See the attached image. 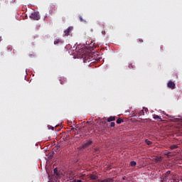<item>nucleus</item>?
<instances>
[{"label": "nucleus", "mask_w": 182, "mask_h": 182, "mask_svg": "<svg viewBox=\"0 0 182 182\" xmlns=\"http://www.w3.org/2000/svg\"><path fill=\"white\" fill-rule=\"evenodd\" d=\"M29 18L31 19H33V21H39L41 19V16L39 15V12L38 11H33Z\"/></svg>", "instance_id": "obj_1"}, {"label": "nucleus", "mask_w": 182, "mask_h": 182, "mask_svg": "<svg viewBox=\"0 0 182 182\" xmlns=\"http://www.w3.org/2000/svg\"><path fill=\"white\" fill-rule=\"evenodd\" d=\"M171 179V171H168L165 174H164L162 182L167 181V180Z\"/></svg>", "instance_id": "obj_2"}, {"label": "nucleus", "mask_w": 182, "mask_h": 182, "mask_svg": "<svg viewBox=\"0 0 182 182\" xmlns=\"http://www.w3.org/2000/svg\"><path fill=\"white\" fill-rule=\"evenodd\" d=\"M92 143H93V141L92 140H89L86 141L82 146H80V149H87V147L92 146Z\"/></svg>", "instance_id": "obj_3"}, {"label": "nucleus", "mask_w": 182, "mask_h": 182, "mask_svg": "<svg viewBox=\"0 0 182 182\" xmlns=\"http://www.w3.org/2000/svg\"><path fill=\"white\" fill-rule=\"evenodd\" d=\"M92 60H93V57H92L90 55H86L84 58V63H87L88 62H92Z\"/></svg>", "instance_id": "obj_4"}, {"label": "nucleus", "mask_w": 182, "mask_h": 182, "mask_svg": "<svg viewBox=\"0 0 182 182\" xmlns=\"http://www.w3.org/2000/svg\"><path fill=\"white\" fill-rule=\"evenodd\" d=\"M167 86L169 89H176V84L173 82V81H169L168 83H167Z\"/></svg>", "instance_id": "obj_5"}, {"label": "nucleus", "mask_w": 182, "mask_h": 182, "mask_svg": "<svg viewBox=\"0 0 182 182\" xmlns=\"http://www.w3.org/2000/svg\"><path fill=\"white\" fill-rule=\"evenodd\" d=\"M99 176H97V174L96 173L90 175V180H97Z\"/></svg>", "instance_id": "obj_6"}, {"label": "nucleus", "mask_w": 182, "mask_h": 182, "mask_svg": "<svg viewBox=\"0 0 182 182\" xmlns=\"http://www.w3.org/2000/svg\"><path fill=\"white\" fill-rule=\"evenodd\" d=\"M59 80H60V85H65L67 82L66 78H65L63 77H60Z\"/></svg>", "instance_id": "obj_7"}, {"label": "nucleus", "mask_w": 182, "mask_h": 182, "mask_svg": "<svg viewBox=\"0 0 182 182\" xmlns=\"http://www.w3.org/2000/svg\"><path fill=\"white\" fill-rule=\"evenodd\" d=\"M70 33V27H68L66 30L64 31V35L65 36H69Z\"/></svg>", "instance_id": "obj_8"}, {"label": "nucleus", "mask_w": 182, "mask_h": 182, "mask_svg": "<svg viewBox=\"0 0 182 182\" xmlns=\"http://www.w3.org/2000/svg\"><path fill=\"white\" fill-rule=\"evenodd\" d=\"M154 161H155V163H161V161H163V158L161 157V156H156V157L154 159Z\"/></svg>", "instance_id": "obj_9"}, {"label": "nucleus", "mask_w": 182, "mask_h": 182, "mask_svg": "<svg viewBox=\"0 0 182 182\" xmlns=\"http://www.w3.org/2000/svg\"><path fill=\"white\" fill-rule=\"evenodd\" d=\"M99 182H113V178H108L100 181Z\"/></svg>", "instance_id": "obj_10"}, {"label": "nucleus", "mask_w": 182, "mask_h": 182, "mask_svg": "<svg viewBox=\"0 0 182 182\" xmlns=\"http://www.w3.org/2000/svg\"><path fill=\"white\" fill-rule=\"evenodd\" d=\"M107 120L108 122H114V120H116V117H109Z\"/></svg>", "instance_id": "obj_11"}, {"label": "nucleus", "mask_w": 182, "mask_h": 182, "mask_svg": "<svg viewBox=\"0 0 182 182\" xmlns=\"http://www.w3.org/2000/svg\"><path fill=\"white\" fill-rule=\"evenodd\" d=\"M59 43H62V40H60V39H55L54 41V45H59Z\"/></svg>", "instance_id": "obj_12"}, {"label": "nucleus", "mask_w": 182, "mask_h": 182, "mask_svg": "<svg viewBox=\"0 0 182 182\" xmlns=\"http://www.w3.org/2000/svg\"><path fill=\"white\" fill-rule=\"evenodd\" d=\"M154 119L155 120H156V119H159V120H160L161 122H163V119H161V117H160V116H159V115H157V114H154Z\"/></svg>", "instance_id": "obj_13"}, {"label": "nucleus", "mask_w": 182, "mask_h": 182, "mask_svg": "<svg viewBox=\"0 0 182 182\" xmlns=\"http://www.w3.org/2000/svg\"><path fill=\"white\" fill-rule=\"evenodd\" d=\"M121 123H123V119L122 118H119L117 119V124H120Z\"/></svg>", "instance_id": "obj_14"}, {"label": "nucleus", "mask_w": 182, "mask_h": 182, "mask_svg": "<svg viewBox=\"0 0 182 182\" xmlns=\"http://www.w3.org/2000/svg\"><path fill=\"white\" fill-rule=\"evenodd\" d=\"M53 173H54V174H55V176H57V177L59 176V172L58 171L57 168H54Z\"/></svg>", "instance_id": "obj_15"}, {"label": "nucleus", "mask_w": 182, "mask_h": 182, "mask_svg": "<svg viewBox=\"0 0 182 182\" xmlns=\"http://www.w3.org/2000/svg\"><path fill=\"white\" fill-rule=\"evenodd\" d=\"M136 164H137V163H136V161H132L130 162V166L132 167H134L136 166Z\"/></svg>", "instance_id": "obj_16"}, {"label": "nucleus", "mask_w": 182, "mask_h": 182, "mask_svg": "<svg viewBox=\"0 0 182 182\" xmlns=\"http://www.w3.org/2000/svg\"><path fill=\"white\" fill-rule=\"evenodd\" d=\"M177 147H178L177 145L173 144V145L171 146L170 149H171V150H174V149H177Z\"/></svg>", "instance_id": "obj_17"}, {"label": "nucleus", "mask_w": 182, "mask_h": 182, "mask_svg": "<svg viewBox=\"0 0 182 182\" xmlns=\"http://www.w3.org/2000/svg\"><path fill=\"white\" fill-rule=\"evenodd\" d=\"M145 142L146 144L148 145V146H150L153 144V142H151V141H149V140H145Z\"/></svg>", "instance_id": "obj_18"}, {"label": "nucleus", "mask_w": 182, "mask_h": 182, "mask_svg": "<svg viewBox=\"0 0 182 182\" xmlns=\"http://www.w3.org/2000/svg\"><path fill=\"white\" fill-rule=\"evenodd\" d=\"M139 116H144V110H141L139 112Z\"/></svg>", "instance_id": "obj_19"}, {"label": "nucleus", "mask_w": 182, "mask_h": 182, "mask_svg": "<svg viewBox=\"0 0 182 182\" xmlns=\"http://www.w3.org/2000/svg\"><path fill=\"white\" fill-rule=\"evenodd\" d=\"M79 19H80V22H86V21H85V20L83 19V18H82L81 16H79Z\"/></svg>", "instance_id": "obj_20"}, {"label": "nucleus", "mask_w": 182, "mask_h": 182, "mask_svg": "<svg viewBox=\"0 0 182 182\" xmlns=\"http://www.w3.org/2000/svg\"><path fill=\"white\" fill-rule=\"evenodd\" d=\"M115 124H116L114 122H111L110 127H114Z\"/></svg>", "instance_id": "obj_21"}, {"label": "nucleus", "mask_w": 182, "mask_h": 182, "mask_svg": "<svg viewBox=\"0 0 182 182\" xmlns=\"http://www.w3.org/2000/svg\"><path fill=\"white\" fill-rule=\"evenodd\" d=\"M48 156H49V159H52V157H53V154H48Z\"/></svg>", "instance_id": "obj_22"}, {"label": "nucleus", "mask_w": 182, "mask_h": 182, "mask_svg": "<svg viewBox=\"0 0 182 182\" xmlns=\"http://www.w3.org/2000/svg\"><path fill=\"white\" fill-rule=\"evenodd\" d=\"M8 50H10V52L12 50V48L11 46L7 47Z\"/></svg>", "instance_id": "obj_23"}, {"label": "nucleus", "mask_w": 182, "mask_h": 182, "mask_svg": "<svg viewBox=\"0 0 182 182\" xmlns=\"http://www.w3.org/2000/svg\"><path fill=\"white\" fill-rule=\"evenodd\" d=\"M142 110L146 112V113H147L149 112V109H147V108H144V109H142Z\"/></svg>", "instance_id": "obj_24"}, {"label": "nucleus", "mask_w": 182, "mask_h": 182, "mask_svg": "<svg viewBox=\"0 0 182 182\" xmlns=\"http://www.w3.org/2000/svg\"><path fill=\"white\" fill-rule=\"evenodd\" d=\"M71 130L72 132H76L77 129L75 128H72Z\"/></svg>", "instance_id": "obj_25"}, {"label": "nucleus", "mask_w": 182, "mask_h": 182, "mask_svg": "<svg viewBox=\"0 0 182 182\" xmlns=\"http://www.w3.org/2000/svg\"><path fill=\"white\" fill-rule=\"evenodd\" d=\"M50 8H52V9H53V8H55V5L51 4V5H50Z\"/></svg>", "instance_id": "obj_26"}, {"label": "nucleus", "mask_w": 182, "mask_h": 182, "mask_svg": "<svg viewBox=\"0 0 182 182\" xmlns=\"http://www.w3.org/2000/svg\"><path fill=\"white\" fill-rule=\"evenodd\" d=\"M102 35H106V31H102Z\"/></svg>", "instance_id": "obj_27"}, {"label": "nucleus", "mask_w": 182, "mask_h": 182, "mask_svg": "<svg viewBox=\"0 0 182 182\" xmlns=\"http://www.w3.org/2000/svg\"><path fill=\"white\" fill-rule=\"evenodd\" d=\"M171 153L168 152V153L167 154L168 157H169V156H171Z\"/></svg>", "instance_id": "obj_28"}, {"label": "nucleus", "mask_w": 182, "mask_h": 182, "mask_svg": "<svg viewBox=\"0 0 182 182\" xmlns=\"http://www.w3.org/2000/svg\"><path fill=\"white\" fill-rule=\"evenodd\" d=\"M75 182H82V180H77V181H75Z\"/></svg>", "instance_id": "obj_29"}, {"label": "nucleus", "mask_w": 182, "mask_h": 182, "mask_svg": "<svg viewBox=\"0 0 182 182\" xmlns=\"http://www.w3.org/2000/svg\"><path fill=\"white\" fill-rule=\"evenodd\" d=\"M139 42L141 43H143V39H139Z\"/></svg>", "instance_id": "obj_30"}, {"label": "nucleus", "mask_w": 182, "mask_h": 182, "mask_svg": "<svg viewBox=\"0 0 182 182\" xmlns=\"http://www.w3.org/2000/svg\"><path fill=\"white\" fill-rule=\"evenodd\" d=\"M50 129H51V130H54V127H50Z\"/></svg>", "instance_id": "obj_31"}, {"label": "nucleus", "mask_w": 182, "mask_h": 182, "mask_svg": "<svg viewBox=\"0 0 182 182\" xmlns=\"http://www.w3.org/2000/svg\"><path fill=\"white\" fill-rule=\"evenodd\" d=\"M130 66H132V67L133 68V64H130V65H129V68H130Z\"/></svg>", "instance_id": "obj_32"}, {"label": "nucleus", "mask_w": 182, "mask_h": 182, "mask_svg": "<svg viewBox=\"0 0 182 182\" xmlns=\"http://www.w3.org/2000/svg\"><path fill=\"white\" fill-rule=\"evenodd\" d=\"M2 41V37H0V42Z\"/></svg>", "instance_id": "obj_33"}, {"label": "nucleus", "mask_w": 182, "mask_h": 182, "mask_svg": "<svg viewBox=\"0 0 182 182\" xmlns=\"http://www.w3.org/2000/svg\"><path fill=\"white\" fill-rule=\"evenodd\" d=\"M174 182H178V181H177L176 180H175Z\"/></svg>", "instance_id": "obj_34"}, {"label": "nucleus", "mask_w": 182, "mask_h": 182, "mask_svg": "<svg viewBox=\"0 0 182 182\" xmlns=\"http://www.w3.org/2000/svg\"><path fill=\"white\" fill-rule=\"evenodd\" d=\"M0 1H6V0H0Z\"/></svg>", "instance_id": "obj_35"}]
</instances>
